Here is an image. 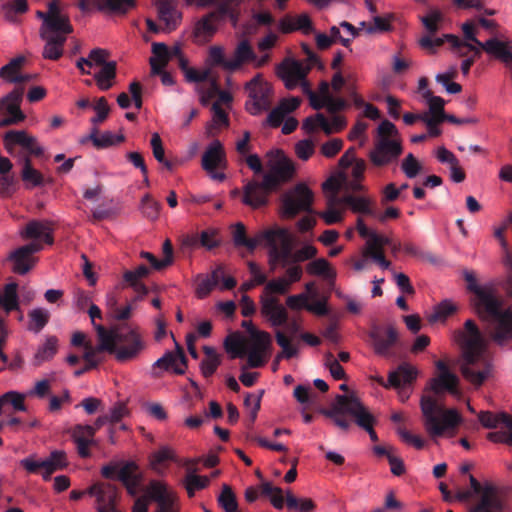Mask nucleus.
Segmentation results:
<instances>
[{
    "instance_id": "3",
    "label": "nucleus",
    "mask_w": 512,
    "mask_h": 512,
    "mask_svg": "<svg viewBox=\"0 0 512 512\" xmlns=\"http://www.w3.org/2000/svg\"><path fill=\"white\" fill-rule=\"evenodd\" d=\"M462 350L460 371L469 383L480 387L492 375V361L485 355L486 341L474 320L464 323V330L457 333Z\"/></svg>"
},
{
    "instance_id": "14",
    "label": "nucleus",
    "mask_w": 512,
    "mask_h": 512,
    "mask_svg": "<svg viewBox=\"0 0 512 512\" xmlns=\"http://www.w3.org/2000/svg\"><path fill=\"white\" fill-rule=\"evenodd\" d=\"M272 347L271 335L266 331L253 329L250 331V343L247 350V365L251 368H259L266 364L267 354Z\"/></svg>"
},
{
    "instance_id": "13",
    "label": "nucleus",
    "mask_w": 512,
    "mask_h": 512,
    "mask_svg": "<svg viewBox=\"0 0 512 512\" xmlns=\"http://www.w3.org/2000/svg\"><path fill=\"white\" fill-rule=\"evenodd\" d=\"M249 100L246 101V110L251 115H258L271 106V85L264 81L260 75H256L245 85Z\"/></svg>"
},
{
    "instance_id": "15",
    "label": "nucleus",
    "mask_w": 512,
    "mask_h": 512,
    "mask_svg": "<svg viewBox=\"0 0 512 512\" xmlns=\"http://www.w3.org/2000/svg\"><path fill=\"white\" fill-rule=\"evenodd\" d=\"M20 464L30 473L41 472L43 479L47 481L54 472L67 466V459L64 451L55 450L44 460L36 461L32 458H25L21 460Z\"/></svg>"
},
{
    "instance_id": "61",
    "label": "nucleus",
    "mask_w": 512,
    "mask_h": 512,
    "mask_svg": "<svg viewBox=\"0 0 512 512\" xmlns=\"http://www.w3.org/2000/svg\"><path fill=\"white\" fill-rule=\"evenodd\" d=\"M141 211L146 218L155 220L159 216L160 203L155 201L151 195L146 194L141 200Z\"/></svg>"
},
{
    "instance_id": "53",
    "label": "nucleus",
    "mask_w": 512,
    "mask_h": 512,
    "mask_svg": "<svg viewBox=\"0 0 512 512\" xmlns=\"http://www.w3.org/2000/svg\"><path fill=\"white\" fill-rule=\"evenodd\" d=\"M306 271L310 275L324 276L326 278H334L335 276V272L331 269L329 262L324 258H318L308 263Z\"/></svg>"
},
{
    "instance_id": "50",
    "label": "nucleus",
    "mask_w": 512,
    "mask_h": 512,
    "mask_svg": "<svg viewBox=\"0 0 512 512\" xmlns=\"http://www.w3.org/2000/svg\"><path fill=\"white\" fill-rule=\"evenodd\" d=\"M117 479L124 484L133 481H141V475L138 473V466L135 462L127 461L119 465Z\"/></svg>"
},
{
    "instance_id": "19",
    "label": "nucleus",
    "mask_w": 512,
    "mask_h": 512,
    "mask_svg": "<svg viewBox=\"0 0 512 512\" xmlns=\"http://www.w3.org/2000/svg\"><path fill=\"white\" fill-rule=\"evenodd\" d=\"M4 147L12 154L15 146L22 147L29 155L41 156L43 148L38 145L37 139L24 130H9L3 136Z\"/></svg>"
},
{
    "instance_id": "22",
    "label": "nucleus",
    "mask_w": 512,
    "mask_h": 512,
    "mask_svg": "<svg viewBox=\"0 0 512 512\" xmlns=\"http://www.w3.org/2000/svg\"><path fill=\"white\" fill-rule=\"evenodd\" d=\"M261 313L268 318L273 327H279L287 324L288 312L279 300L273 296L261 297Z\"/></svg>"
},
{
    "instance_id": "16",
    "label": "nucleus",
    "mask_w": 512,
    "mask_h": 512,
    "mask_svg": "<svg viewBox=\"0 0 512 512\" xmlns=\"http://www.w3.org/2000/svg\"><path fill=\"white\" fill-rule=\"evenodd\" d=\"M402 152L403 147L399 140L382 137L369 152V159L374 166L384 167L396 162Z\"/></svg>"
},
{
    "instance_id": "36",
    "label": "nucleus",
    "mask_w": 512,
    "mask_h": 512,
    "mask_svg": "<svg viewBox=\"0 0 512 512\" xmlns=\"http://www.w3.org/2000/svg\"><path fill=\"white\" fill-rule=\"evenodd\" d=\"M347 182V177L344 174H339L338 177L331 176L323 184L322 189L327 195V202L330 204H341V197L338 196L340 190Z\"/></svg>"
},
{
    "instance_id": "42",
    "label": "nucleus",
    "mask_w": 512,
    "mask_h": 512,
    "mask_svg": "<svg viewBox=\"0 0 512 512\" xmlns=\"http://www.w3.org/2000/svg\"><path fill=\"white\" fill-rule=\"evenodd\" d=\"M93 3L100 11L120 14H125L130 8L135 6V1L133 0H93Z\"/></svg>"
},
{
    "instance_id": "6",
    "label": "nucleus",
    "mask_w": 512,
    "mask_h": 512,
    "mask_svg": "<svg viewBox=\"0 0 512 512\" xmlns=\"http://www.w3.org/2000/svg\"><path fill=\"white\" fill-rule=\"evenodd\" d=\"M420 407L424 428L432 439L453 432L462 422V417L456 409H446L440 406L437 400L431 396H422Z\"/></svg>"
},
{
    "instance_id": "34",
    "label": "nucleus",
    "mask_w": 512,
    "mask_h": 512,
    "mask_svg": "<svg viewBox=\"0 0 512 512\" xmlns=\"http://www.w3.org/2000/svg\"><path fill=\"white\" fill-rule=\"evenodd\" d=\"M23 167L21 171V179L27 189L42 186L44 183L43 175L32 166V161L29 155L24 156L22 159Z\"/></svg>"
},
{
    "instance_id": "1",
    "label": "nucleus",
    "mask_w": 512,
    "mask_h": 512,
    "mask_svg": "<svg viewBox=\"0 0 512 512\" xmlns=\"http://www.w3.org/2000/svg\"><path fill=\"white\" fill-rule=\"evenodd\" d=\"M467 289L474 294L472 306L492 342L505 346L512 340V307L506 306L492 283L479 285L472 272L466 271Z\"/></svg>"
},
{
    "instance_id": "38",
    "label": "nucleus",
    "mask_w": 512,
    "mask_h": 512,
    "mask_svg": "<svg viewBox=\"0 0 512 512\" xmlns=\"http://www.w3.org/2000/svg\"><path fill=\"white\" fill-rule=\"evenodd\" d=\"M17 290L18 284L16 282H11L4 286L3 293L0 294V307H2L6 313L19 309V297Z\"/></svg>"
},
{
    "instance_id": "7",
    "label": "nucleus",
    "mask_w": 512,
    "mask_h": 512,
    "mask_svg": "<svg viewBox=\"0 0 512 512\" xmlns=\"http://www.w3.org/2000/svg\"><path fill=\"white\" fill-rule=\"evenodd\" d=\"M444 20L443 13L437 9H431L425 16L420 18L427 34L422 36L419 40L421 48L434 53L438 47H441L445 41L449 42L453 49H460L465 47L468 42L461 40L458 36L453 34H445L443 37L433 38L438 32L440 24Z\"/></svg>"
},
{
    "instance_id": "52",
    "label": "nucleus",
    "mask_w": 512,
    "mask_h": 512,
    "mask_svg": "<svg viewBox=\"0 0 512 512\" xmlns=\"http://www.w3.org/2000/svg\"><path fill=\"white\" fill-rule=\"evenodd\" d=\"M223 269L221 266L217 267L211 274V277H206L198 284L196 293L199 298H204L209 295L212 289L220 281Z\"/></svg>"
},
{
    "instance_id": "10",
    "label": "nucleus",
    "mask_w": 512,
    "mask_h": 512,
    "mask_svg": "<svg viewBox=\"0 0 512 512\" xmlns=\"http://www.w3.org/2000/svg\"><path fill=\"white\" fill-rule=\"evenodd\" d=\"M314 193L305 183H298L281 197L282 215L292 219L301 212L312 213Z\"/></svg>"
},
{
    "instance_id": "4",
    "label": "nucleus",
    "mask_w": 512,
    "mask_h": 512,
    "mask_svg": "<svg viewBox=\"0 0 512 512\" xmlns=\"http://www.w3.org/2000/svg\"><path fill=\"white\" fill-rule=\"evenodd\" d=\"M295 173L293 162L277 150L275 157L268 162V171L262 181L251 180L243 187L242 203L252 209H259L269 204V197L289 182Z\"/></svg>"
},
{
    "instance_id": "41",
    "label": "nucleus",
    "mask_w": 512,
    "mask_h": 512,
    "mask_svg": "<svg viewBox=\"0 0 512 512\" xmlns=\"http://www.w3.org/2000/svg\"><path fill=\"white\" fill-rule=\"evenodd\" d=\"M88 139L92 141L93 145L97 149H104L113 146L117 143H121L125 140L124 135H114L109 131H106L99 135L98 129L95 127L92 129Z\"/></svg>"
},
{
    "instance_id": "32",
    "label": "nucleus",
    "mask_w": 512,
    "mask_h": 512,
    "mask_svg": "<svg viewBox=\"0 0 512 512\" xmlns=\"http://www.w3.org/2000/svg\"><path fill=\"white\" fill-rule=\"evenodd\" d=\"M256 55L247 40H242L236 47L232 59H229L227 70L235 71L239 69L243 63L252 61Z\"/></svg>"
},
{
    "instance_id": "63",
    "label": "nucleus",
    "mask_w": 512,
    "mask_h": 512,
    "mask_svg": "<svg viewBox=\"0 0 512 512\" xmlns=\"http://www.w3.org/2000/svg\"><path fill=\"white\" fill-rule=\"evenodd\" d=\"M93 109L96 112V115L91 118V123L96 126L98 124L103 123L110 112V107L105 97H100L97 99L96 104L93 106Z\"/></svg>"
},
{
    "instance_id": "56",
    "label": "nucleus",
    "mask_w": 512,
    "mask_h": 512,
    "mask_svg": "<svg viewBox=\"0 0 512 512\" xmlns=\"http://www.w3.org/2000/svg\"><path fill=\"white\" fill-rule=\"evenodd\" d=\"M216 95L219 97V101L223 103H228L232 100L231 95L226 91L220 90L217 81L213 79L210 82L209 88L203 92L201 96V103L206 105L208 101L214 98Z\"/></svg>"
},
{
    "instance_id": "26",
    "label": "nucleus",
    "mask_w": 512,
    "mask_h": 512,
    "mask_svg": "<svg viewBox=\"0 0 512 512\" xmlns=\"http://www.w3.org/2000/svg\"><path fill=\"white\" fill-rule=\"evenodd\" d=\"M150 272V268L141 264L133 270H125L123 273V281L127 286L133 288L136 293L145 296L148 294V288L142 282V279L148 277Z\"/></svg>"
},
{
    "instance_id": "2",
    "label": "nucleus",
    "mask_w": 512,
    "mask_h": 512,
    "mask_svg": "<svg viewBox=\"0 0 512 512\" xmlns=\"http://www.w3.org/2000/svg\"><path fill=\"white\" fill-rule=\"evenodd\" d=\"M99 344L96 347L85 344L83 359L87 362L86 367L74 372L75 377H80L85 372L96 368L101 360L97 358L100 352H108L113 355L119 363H127L137 360L146 349V341L140 332L135 328L127 326L114 330H107L102 325L96 326Z\"/></svg>"
},
{
    "instance_id": "25",
    "label": "nucleus",
    "mask_w": 512,
    "mask_h": 512,
    "mask_svg": "<svg viewBox=\"0 0 512 512\" xmlns=\"http://www.w3.org/2000/svg\"><path fill=\"white\" fill-rule=\"evenodd\" d=\"M187 357L185 356L183 348L176 344V351L166 352L161 358H159L153 365L154 368H161L163 370L173 369L175 374L183 375L185 373L184 368L180 367L181 364L183 367L187 366Z\"/></svg>"
},
{
    "instance_id": "51",
    "label": "nucleus",
    "mask_w": 512,
    "mask_h": 512,
    "mask_svg": "<svg viewBox=\"0 0 512 512\" xmlns=\"http://www.w3.org/2000/svg\"><path fill=\"white\" fill-rule=\"evenodd\" d=\"M286 505L290 510L298 512H313L316 504L310 498H297L290 491L286 493Z\"/></svg>"
},
{
    "instance_id": "33",
    "label": "nucleus",
    "mask_w": 512,
    "mask_h": 512,
    "mask_svg": "<svg viewBox=\"0 0 512 512\" xmlns=\"http://www.w3.org/2000/svg\"><path fill=\"white\" fill-rule=\"evenodd\" d=\"M144 496L148 498V501L157 502L158 506L173 504V499L167 490V486L157 480H151L149 482Z\"/></svg>"
},
{
    "instance_id": "9",
    "label": "nucleus",
    "mask_w": 512,
    "mask_h": 512,
    "mask_svg": "<svg viewBox=\"0 0 512 512\" xmlns=\"http://www.w3.org/2000/svg\"><path fill=\"white\" fill-rule=\"evenodd\" d=\"M366 407L361 403L359 398L354 394L351 395H336L335 402L331 405L330 409H322L321 413L332 419L336 426L343 430L350 428L351 422L347 420L344 415L354 417L357 423V415L364 413Z\"/></svg>"
},
{
    "instance_id": "59",
    "label": "nucleus",
    "mask_w": 512,
    "mask_h": 512,
    "mask_svg": "<svg viewBox=\"0 0 512 512\" xmlns=\"http://www.w3.org/2000/svg\"><path fill=\"white\" fill-rule=\"evenodd\" d=\"M401 170L407 178L413 179L421 173L422 165L412 153H409L401 163Z\"/></svg>"
},
{
    "instance_id": "11",
    "label": "nucleus",
    "mask_w": 512,
    "mask_h": 512,
    "mask_svg": "<svg viewBox=\"0 0 512 512\" xmlns=\"http://www.w3.org/2000/svg\"><path fill=\"white\" fill-rule=\"evenodd\" d=\"M471 492L479 495L478 501L470 507L469 512H505L506 504L498 489L490 484L481 483L473 476L469 475Z\"/></svg>"
},
{
    "instance_id": "17",
    "label": "nucleus",
    "mask_w": 512,
    "mask_h": 512,
    "mask_svg": "<svg viewBox=\"0 0 512 512\" xmlns=\"http://www.w3.org/2000/svg\"><path fill=\"white\" fill-rule=\"evenodd\" d=\"M87 493L96 497L98 512H121L118 509L120 495L116 485L97 482L88 488Z\"/></svg>"
},
{
    "instance_id": "23",
    "label": "nucleus",
    "mask_w": 512,
    "mask_h": 512,
    "mask_svg": "<svg viewBox=\"0 0 512 512\" xmlns=\"http://www.w3.org/2000/svg\"><path fill=\"white\" fill-rule=\"evenodd\" d=\"M70 435L76 445L78 455L81 458L90 457V446L95 444L93 428L90 425L77 424L71 428Z\"/></svg>"
},
{
    "instance_id": "5",
    "label": "nucleus",
    "mask_w": 512,
    "mask_h": 512,
    "mask_svg": "<svg viewBox=\"0 0 512 512\" xmlns=\"http://www.w3.org/2000/svg\"><path fill=\"white\" fill-rule=\"evenodd\" d=\"M267 238L268 263L271 270L277 266L286 267L314 258L317 249L313 245H305L293 251V238L286 228H270L262 235Z\"/></svg>"
},
{
    "instance_id": "29",
    "label": "nucleus",
    "mask_w": 512,
    "mask_h": 512,
    "mask_svg": "<svg viewBox=\"0 0 512 512\" xmlns=\"http://www.w3.org/2000/svg\"><path fill=\"white\" fill-rule=\"evenodd\" d=\"M21 236L28 239L43 238L44 242L48 245H52L54 242L52 228L49 224L37 220L30 221L26 225L25 230L21 232Z\"/></svg>"
},
{
    "instance_id": "28",
    "label": "nucleus",
    "mask_w": 512,
    "mask_h": 512,
    "mask_svg": "<svg viewBox=\"0 0 512 512\" xmlns=\"http://www.w3.org/2000/svg\"><path fill=\"white\" fill-rule=\"evenodd\" d=\"M58 352V338L47 336L44 343L39 345L33 358L32 365L40 367L43 363L51 361Z\"/></svg>"
},
{
    "instance_id": "30",
    "label": "nucleus",
    "mask_w": 512,
    "mask_h": 512,
    "mask_svg": "<svg viewBox=\"0 0 512 512\" xmlns=\"http://www.w3.org/2000/svg\"><path fill=\"white\" fill-rule=\"evenodd\" d=\"M41 37L46 40L42 53L43 57L50 60H58L63 54L66 37L64 35H48L47 32H41Z\"/></svg>"
},
{
    "instance_id": "46",
    "label": "nucleus",
    "mask_w": 512,
    "mask_h": 512,
    "mask_svg": "<svg viewBox=\"0 0 512 512\" xmlns=\"http://www.w3.org/2000/svg\"><path fill=\"white\" fill-rule=\"evenodd\" d=\"M23 93V88H15L5 97L2 98V106L8 114L18 115L19 112H22L20 109V105L23 99Z\"/></svg>"
},
{
    "instance_id": "21",
    "label": "nucleus",
    "mask_w": 512,
    "mask_h": 512,
    "mask_svg": "<svg viewBox=\"0 0 512 512\" xmlns=\"http://www.w3.org/2000/svg\"><path fill=\"white\" fill-rule=\"evenodd\" d=\"M417 377V370L408 363L400 364L396 370L389 372L387 383L382 377L377 378L379 384L385 388H404L411 385Z\"/></svg>"
},
{
    "instance_id": "64",
    "label": "nucleus",
    "mask_w": 512,
    "mask_h": 512,
    "mask_svg": "<svg viewBox=\"0 0 512 512\" xmlns=\"http://www.w3.org/2000/svg\"><path fill=\"white\" fill-rule=\"evenodd\" d=\"M200 246L211 250L220 245V239L218 238V230L214 228H209L201 232L200 236Z\"/></svg>"
},
{
    "instance_id": "44",
    "label": "nucleus",
    "mask_w": 512,
    "mask_h": 512,
    "mask_svg": "<svg viewBox=\"0 0 512 512\" xmlns=\"http://www.w3.org/2000/svg\"><path fill=\"white\" fill-rule=\"evenodd\" d=\"M29 324L28 330L34 333H39L49 322L50 313L43 308H36L28 313Z\"/></svg>"
},
{
    "instance_id": "8",
    "label": "nucleus",
    "mask_w": 512,
    "mask_h": 512,
    "mask_svg": "<svg viewBox=\"0 0 512 512\" xmlns=\"http://www.w3.org/2000/svg\"><path fill=\"white\" fill-rule=\"evenodd\" d=\"M368 337L376 355L386 359L401 357L400 334L394 325L380 326L374 324L368 332Z\"/></svg>"
},
{
    "instance_id": "60",
    "label": "nucleus",
    "mask_w": 512,
    "mask_h": 512,
    "mask_svg": "<svg viewBox=\"0 0 512 512\" xmlns=\"http://www.w3.org/2000/svg\"><path fill=\"white\" fill-rule=\"evenodd\" d=\"M357 425L368 432L370 439L373 442L378 441V436L373 428L376 420L374 416L366 408L364 413L357 415Z\"/></svg>"
},
{
    "instance_id": "49",
    "label": "nucleus",
    "mask_w": 512,
    "mask_h": 512,
    "mask_svg": "<svg viewBox=\"0 0 512 512\" xmlns=\"http://www.w3.org/2000/svg\"><path fill=\"white\" fill-rule=\"evenodd\" d=\"M423 97L428 101L429 104V118L442 119L445 121L447 114L444 111L445 101L439 96H433L430 90L423 93Z\"/></svg>"
},
{
    "instance_id": "18",
    "label": "nucleus",
    "mask_w": 512,
    "mask_h": 512,
    "mask_svg": "<svg viewBox=\"0 0 512 512\" xmlns=\"http://www.w3.org/2000/svg\"><path fill=\"white\" fill-rule=\"evenodd\" d=\"M435 366L438 370V375L431 379L430 389L435 394L447 391L451 395L459 397L461 395L459 390V377L451 372L447 364L442 360L436 361Z\"/></svg>"
},
{
    "instance_id": "20",
    "label": "nucleus",
    "mask_w": 512,
    "mask_h": 512,
    "mask_svg": "<svg viewBox=\"0 0 512 512\" xmlns=\"http://www.w3.org/2000/svg\"><path fill=\"white\" fill-rule=\"evenodd\" d=\"M309 71L310 67H305L300 61L285 59L277 66L276 74L288 90H293L299 81L307 77Z\"/></svg>"
},
{
    "instance_id": "48",
    "label": "nucleus",
    "mask_w": 512,
    "mask_h": 512,
    "mask_svg": "<svg viewBox=\"0 0 512 512\" xmlns=\"http://www.w3.org/2000/svg\"><path fill=\"white\" fill-rule=\"evenodd\" d=\"M302 127L308 133L314 132L318 127L321 128L326 134H331L333 132V128L331 127L329 121L321 113L307 117L304 120Z\"/></svg>"
},
{
    "instance_id": "55",
    "label": "nucleus",
    "mask_w": 512,
    "mask_h": 512,
    "mask_svg": "<svg viewBox=\"0 0 512 512\" xmlns=\"http://www.w3.org/2000/svg\"><path fill=\"white\" fill-rule=\"evenodd\" d=\"M24 56H17L0 69V78L11 83V79L19 76V70L25 63Z\"/></svg>"
},
{
    "instance_id": "35",
    "label": "nucleus",
    "mask_w": 512,
    "mask_h": 512,
    "mask_svg": "<svg viewBox=\"0 0 512 512\" xmlns=\"http://www.w3.org/2000/svg\"><path fill=\"white\" fill-rule=\"evenodd\" d=\"M480 47L486 53L495 56L506 64L512 61V52L509 50L508 45L497 38H491L486 42H482Z\"/></svg>"
},
{
    "instance_id": "54",
    "label": "nucleus",
    "mask_w": 512,
    "mask_h": 512,
    "mask_svg": "<svg viewBox=\"0 0 512 512\" xmlns=\"http://www.w3.org/2000/svg\"><path fill=\"white\" fill-rule=\"evenodd\" d=\"M215 20L209 13L201 18L195 25L194 34L197 38L209 39L216 32Z\"/></svg>"
},
{
    "instance_id": "27",
    "label": "nucleus",
    "mask_w": 512,
    "mask_h": 512,
    "mask_svg": "<svg viewBox=\"0 0 512 512\" xmlns=\"http://www.w3.org/2000/svg\"><path fill=\"white\" fill-rule=\"evenodd\" d=\"M202 167L208 172L214 171L225 163V151L219 140H214L202 155Z\"/></svg>"
},
{
    "instance_id": "45",
    "label": "nucleus",
    "mask_w": 512,
    "mask_h": 512,
    "mask_svg": "<svg viewBox=\"0 0 512 512\" xmlns=\"http://www.w3.org/2000/svg\"><path fill=\"white\" fill-rule=\"evenodd\" d=\"M217 501L225 512H239L236 495L228 484L222 485Z\"/></svg>"
},
{
    "instance_id": "57",
    "label": "nucleus",
    "mask_w": 512,
    "mask_h": 512,
    "mask_svg": "<svg viewBox=\"0 0 512 512\" xmlns=\"http://www.w3.org/2000/svg\"><path fill=\"white\" fill-rule=\"evenodd\" d=\"M361 27L365 28L368 34L376 32H388L392 30L390 17L374 16L373 23L361 22Z\"/></svg>"
},
{
    "instance_id": "43",
    "label": "nucleus",
    "mask_w": 512,
    "mask_h": 512,
    "mask_svg": "<svg viewBox=\"0 0 512 512\" xmlns=\"http://www.w3.org/2000/svg\"><path fill=\"white\" fill-rule=\"evenodd\" d=\"M275 338L277 344L282 348V351L278 353L275 358L274 367H277V363L281 359H291L295 357L298 353V350L296 346L291 343V340L281 330H277L275 332Z\"/></svg>"
},
{
    "instance_id": "39",
    "label": "nucleus",
    "mask_w": 512,
    "mask_h": 512,
    "mask_svg": "<svg viewBox=\"0 0 512 512\" xmlns=\"http://www.w3.org/2000/svg\"><path fill=\"white\" fill-rule=\"evenodd\" d=\"M46 29L48 35H64L65 37L73 31L68 17L64 15H54L47 17Z\"/></svg>"
},
{
    "instance_id": "31",
    "label": "nucleus",
    "mask_w": 512,
    "mask_h": 512,
    "mask_svg": "<svg viewBox=\"0 0 512 512\" xmlns=\"http://www.w3.org/2000/svg\"><path fill=\"white\" fill-rule=\"evenodd\" d=\"M8 260L13 262V272L19 275L28 273L36 263V258L29 256L22 247L12 251Z\"/></svg>"
},
{
    "instance_id": "47",
    "label": "nucleus",
    "mask_w": 512,
    "mask_h": 512,
    "mask_svg": "<svg viewBox=\"0 0 512 512\" xmlns=\"http://www.w3.org/2000/svg\"><path fill=\"white\" fill-rule=\"evenodd\" d=\"M210 484V478L208 476L200 475H186L183 481V485L186 489L189 498L195 496L196 491L207 488Z\"/></svg>"
},
{
    "instance_id": "12",
    "label": "nucleus",
    "mask_w": 512,
    "mask_h": 512,
    "mask_svg": "<svg viewBox=\"0 0 512 512\" xmlns=\"http://www.w3.org/2000/svg\"><path fill=\"white\" fill-rule=\"evenodd\" d=\"M478 420L486 429L503 428L504 430L489 432L487 439L494 443H504L512 446V416L506 412L494 413L481 411Z\"/></svg>"
},
{
    "instance_id": "62",
    "label": "nucleus",
    "mask_w": 512,
    "mask_h": 512,
    "mask_svg": "<svg viewBox=\"0 0 512 512\" xmlns=\"http://www.w3.org/2000/svg\"><path fill=\"white\" fill-rule=\"evenodd\" d=\"M290 286L285 277L273 279L266 283L264 296H272V294L284 295L289 291Z\"/></svg>"
},
{
    "instance_id": "24",
    "label": "nucleus",
    "mask_w": 512,
    "mask_h": 512,
    "mask_svg": "<svg viewBox=\"0 0 512 512\" xmlns=\"http://www.w3.org/2000/svg\"><path fill=\"white\" fill-rule=\"evenodd\" d=\"M266 230L259 232L256 237L247 236L246 227L242 222H237L232 226V240L235 247H245L248 251L253 252L259 244L267 247V238L262 236Z\"/></svg>"
},
{
    "instance_id": "37",
    "label": "nucleus",
    "mask_w": 512,
    "mask_h": 512,
    "mask_svg": "<svg viewBox=\"0 0 512 512\" xmlns=\"http://www.w3.org/2000/svg\"><path fill=\"white\" fill-rule=\"evenodd\" d=\"M341 204H346L355 213H361L371 217L376 216V210L371 206V201L365 197L344 195L341 197Z\"/></svg>"
},
{
    "instance_id": "40",
    "label": "nucleus",
    "mask_w": 512,
    "mask_h": 512,
    "mask_svg": "<svg viewBox=\"0 0 512 512\" xmlns=\"http://www.w3.org/2000/svg\"><path fill=\"white\" fill-rule=\"evenodd\" d=\"M24 399V395L16 391H9L3 394L0 396V415H9L8 406H12L15 411H26Z\"/></svg>"
},
{
    "instance_id": "58",
    "label": "nucleus",
    "mask_w": 512,
    "mask_h": 512,
    "mask_svg": "<svg viewBox=\"0 0 512 512\" xmlns=\"http://www.w3.org/2000/svg\"><path fill=\"white\" fill-rule=\"evenodd\" d=\"M224 347L232 359L242 358L247 353V349L243 341L236 336L227 337L224 341Z\"/></svg>"
}]
</instances>
